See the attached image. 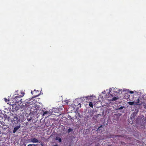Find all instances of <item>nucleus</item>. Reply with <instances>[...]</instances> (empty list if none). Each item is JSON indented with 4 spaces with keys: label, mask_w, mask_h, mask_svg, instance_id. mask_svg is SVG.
<instances>
[{
    "label": "nucleus",
    "mask_w": 146,
    "mask_h": 146,
    "mask_svg": "<svg viewBox=\"0 0 146 146\" xmlns=\"http://www.w3.org/2000/svg\"><path fill=\"white\" fill-rule=\"evenodd\" d=\"M16 122H17V123H18V121H16Z\"/></svg>",
    "instance_id": "obj_26"
},
{
    "label": "nucleus",
    "mask_w": 146,
    "mask_h": 146,
    "mask_svg": "<svg viewBox=\"0 0 146 146\" xmlns=\"http://www.w3.org/2000/svg\"><path fill=\"white\" fill-rule=\"evenodd\" d=\"M102 126L101 125L97 129V131H100L101 130H102Z\"/></svg>",
    "instance_id": "obj_9"
},
{
    "label": "nucleus",
    "mask_w": 146,
    "mask_h": 146,
    "mask_svg": "<svg viewBox=\"0 0 146 146\" xmlns=\"http://www.w3.org/2000/svg\"><path fill=\"white\" fill-rule=\"evenodd\" d=\"M139 98H138L137 100H135L134 101L135 102V105H139Z\"/></svg>",
    "instance_id": "obj_7"
},
{
    "label": "nucleus",
    "mask_w": 146,
    "mask_h": 146,
    "mask_svg": "<svg viewBox=\"0 0 146 146\" xmlns=\"http://www.w3.org/2000/svg\"><path fill=\"white\" fill-rule=\"evenodd\" d=\"M89 106H90V107H92V108H93V103L92 102H90L89 103Z\"/></svg>",
    "instance_id": "obj_13"
},
{
    "label": "nucleus",
    "mask_w": 146,
    "mask_h": 146,
    "mask_svg": "<svg viewBox=\"0 0 146 146\" xmlns=\"http://www.w3.org/2000/svg\"><path fill=\"white\" fill-rule=\"evenodd\" d=\"M144 108L145 109H146V104L145 106L144 107Z\"/></svg>",
    "instance_id": "obj_21"
},
{
    "label": "nucleus",
    "mask_w": 146,
    "mask_h": 146,
    "mask_svg": "<svg viewBox=\"0 0 146 146\" xmlns=\"http://www.w3.org/2000/svg\"><path fill=\"white\" fill-rule=\"evenodd\" d=\"M124 108L123 106H121L119 107V108L118 109L119 110H121V109H122Z\"/></svg>",
    "instance_id": "obj_19"
},
{
    "label": "nucleus",
    "mask_w": 146,
    "mask_h": 146,
    "mask_svg": "<svg viewBox=\"0 0 146 146\" xmlns=\"http://www.w3.org/2000/svg\"><path fill=\"white\" fill-rule=\"evenodd\" d=\"M48 113V112L47 111H45L44 112V113H43V115H45V114H47Z\"/></svg>",
    "instance_id": "obj_14"
},
{
    "label": "nucleus",
    "mask_w": 146,
    "mask_h": 146,
    "mask_svg": "<svg viewBox=\"0 0 146 146\" xmlns=\"http://www.w3.org/2000/svg\"><path fill=\"white\" fill-rule=\"evenodd\" d=\"M70 120H72L73 119H72V118H70Z\"/></svg>",
    "instance_id": "obj_22"
},
{
    "label": "nucleus",
    "mask_w": 146,
    "mask_h": 146,
    "mask_svg": "<svg viewBox=\"0 0 146 146\" xmlns=\"http://www.w3.org/2000/svg\"><path fill=\"white\" fill-rule=\"evenodd\" d=\"M118 99V98H116L115 97H113L112 98V99L111 100L112 101H115V100H117Z\"/></svg>",
    "instance_id": "obj_12"
},
{
    "label": "nucleus",
    "mask_w": 146,
    "mask_h": 146,
    "mask_svg": "<svg viewBox=\"0 0 146 146\" xmlns=\"http://www.w3.org/2000/svg\"><path fill=\"white\" fill-rule=\"evenodd\" d=\"M4 100L5 102H7V99L4 98Z\"/></svg>",
    "instance_id": "obj_20"
},
{
    "label": "nucleus",
    "mask_w": 146,
    "mask_h": 146,
    "mask_svg": "<svg viewBox=\"0 0 146 146\" xmlns=\"http://www.w3.org/2000/svg\"><path fill=\"white\" fill-rule=\"evenodd\" d=\"M110 95H111L112 97H113V96H112V95H111V94H110Z\"/></svg>",
    "instance_id": "obj_27"
},
{
    "label": "nucleus",
    "mask_w": 146,
    "mask_h": 146,
    "mask_svg": "<svg viewBox=\"0 0 146 146\" xmlns=\"http://www.w3.org/2000/svg\"><path fill=\"white\" fill-rule=\"evenodd\" d=\"M129 104L131 106H132L133 105H135V102H128Z\"/></svg>",
    "instance_id": "obj_8"
},
{
    "label": "nucleus",
    "mask_w": 146,
    "mask_h": 146,
    "mask_svg": "<svg viewBox=\"0 0 146 146\" xmlns=\"http://www.w3.org/2000/svg\"><path fill=\"white\" fill-rule=\"evenodd\" d=\"M24 94H25V93L24 92H21V95L20 96V97H22L23 96H24Z\"/></svg>",
    "instance_id": "obj_15"
},
{
    "label": "nucleus",
    "mask_w": 146,
    "mask_h": 146,
    "mask_svg": "<svg viewBox=\"0 0 146 146\" xmlns=\"http://www.w3.org/2000/svg\"><path fill=\"white\" fill-rule=\"evenodd\" d=\"M1 123L3 126H5V122H2Z\"/></svg>",
    "instance_id": "obj_16"
},
{
    "label": "nucleus",
    "mask_w": 146,
    "mask_h": 146,
    "mask_svg": "<svg viewBox=\"0 0 146 146\" xmlns=\"http://www.w3.org/2000/svg\"><path fill=\"white\" fill-rule=\"evenodd\" d=\"M110 90H109V93H110Z\"/></svg>",
    "instance_id": "obj_24"
},
{
    "label": "nucleus",
    "mask_w": 146,
    "mask_h": 146,
    "mask_svg": "<svg viewBox=\"0 0 146 146\" xmlns=\"http://www.w3.org/2000/svg\"><path fill=\"white\" fill-rule=\"evenodd\" d=\"M22 99L21 97L16 96L15 97L13 101L15 102V104L19 105L22 103Z\"/></svg>",
    "instance_id": "obj_3"
},
{
    "label": "nucleus",
    "mask_w": 146,
    "mask_h": 146,
    "mask_svg": "<svg viewBox=\"0 0 146 146\" xmlns=\"http://www.w3.org/2000/svg\"><path fill=\"white\" fill-rule=\"evenodd\" d=\"M17 119L16 115L12 114H10L8 118L9 121H11L12 123L17 120Z\"/></svg>",
    "instance_id": "obj_2"
},
{
    "label": "nucleus",
    "mask_w": 146,
    "mask_h": 146,
    "mask_svg": "<svg viewBox=\"0 0 146 146\" xmlns=\"http://www.w3.org/2000/svg\"><path fill=\"white\" fill-rule=\"evenodd\" d=\"M54 146H58L57 145H54Z\"/></svg>",
    "instance_id": "obj_23"
},
{
    "label": "nucleus",
    "mask_w": 146,
    "mask_h": 146,
    "mask_svg": "<svg viewBox=\"0 0 146 146\" xmlns=\"http://www.w3.org/2000/svg\"><path fill=\"white\" fill-rule=\"evenodd\" d=\"M31 100H26L25 101L23 102V108L26 109L27 108L28 109H29V110H31L32 107L31 105H32L33 104L32 101H31Z\"/></svg>",
    "instance_id": "obj_1"
},
{
    "label": "nucleus",
    "mask_w": 146,
    "mask_h": 146,
    "mask_svg": "<svg viewBox=\"0 0 146 146\" xmlns=\"http://www.w3.org/2000/svg\"><path fill=\"white\" fill-rule=\"evenodd\" d=\"M35 144H30L28 145V146H35Z\"/></svg>",
    "instance_id": "obj_17"
},
{
    "label": "nucleus",
    "mask_w": 146,
    "mask_h": 146,
    "mask_svg": "<svg viewBox=\"0 0 146 146\" xmlns=\"http://www.w3.org/2000/svg\"><path fill=\"white\" fill-rule=\"evenodd\" d=\"M86 98H88V97H86Z\"/></svg>",
    "instance_id": "obj_25"
},
{
    "label": "nucleus",
    "mask_w": 146,
    "mask_h": 146,
    "mask_svg": "<svg viewBox=\"0 0 146 146\" xmlns=\"http://www.w3.org/2000/svg\"><path fill=\"white\" fill-rule=\"evenodd\" d=\"M73 130V129L70 128L68 130V131H67V132L68 133H70V132H71V131H72Z\"/></svg>",
    "instance_id": "obj_11"
},
{
    "label": "nucleus",
    "mask_w": 146,
    "mask_h": 146,
    "mask_svg": "<svg viewBox=\"0 0 146 146\" xmlns=\"http://www.w3.org/2000/svg\"><path fill=\"white\" fill-rule=\"evenodd\" d=\"M29 142H32L33 143H40L39 141L35 138H32L31 139L28 140Z\"/></svg>",
    "instance_id": "obj_4"
},
{
    "label": "nucleus",
    "mask_w": 146,
    "mask_h": 146,
    "mask_svg": "<svg viewBox=\"0 0 146 146\" xmlns=\"http://www.w3.org/2000/svg\"><path fill=\"white\" fill-rule=\"evenodd\" d=\"M21 127L20 125H19L16 126L13 129V133H15L16 131Z\"/></svg>",
    "instance_id": "obj_6"
},
{
    "label": "nucleus",
    "mask_w": 146,
    "mask_h": 146,
    "mask_svg": "<svg viewBox=\"0 0 146 146\" xmlns=\"http://www.w3.org/2000/svg\"><path fill=\"white\" fill-rule=\"evenodd\" d=\"M31 93L33 95L34 94H35V95L34 96V97H37L40 95L39 91L38 90L36 91L34 90L33 91V92L31 91Z\"/></svg>",
    "instance_id": "obj_5"
},
{
    "label": "nucleus",
    "mask_w": 146,
    "mask_h": 146,
    "mask_svg": "<svg viewBox=\"0 0 146 146\" xmlns=\"http://www.w3.org/2000/svg\"><path fill=\"white\" fill-rule=\"evenodd\" d=\"M55 139L56 140H58L60 142H61L62 141L61 138H60L58 137H56V138H55Z\"/></svg>",
    "instance_id": "obj_10"
},
{
    "label": "nucleus",
    "mask_w": 146,
    "mask_h": 146,
    "mask_svg": "<svg viewBox=\"0 0 146 146\" xmlns=\"http://www.w3.org/2000/svg\"><path fill=\"white\" fill-rule=\"evenodd\" d=\"M128 92H129V93L130 94H133L134 93V92L133 91H128Z\"/></svg>",
    "instance_id": "obj_18"
}]
</instances>
